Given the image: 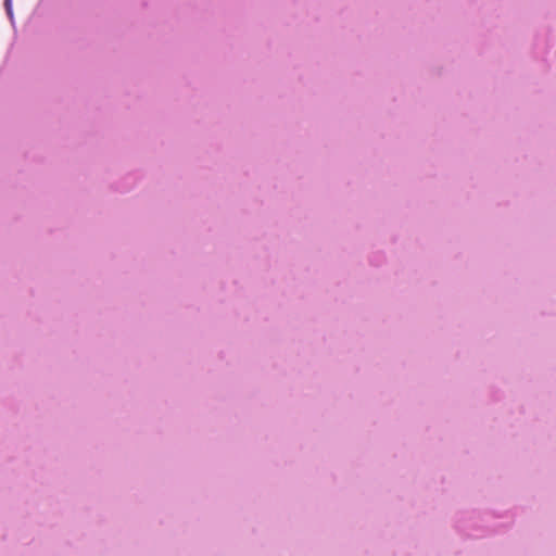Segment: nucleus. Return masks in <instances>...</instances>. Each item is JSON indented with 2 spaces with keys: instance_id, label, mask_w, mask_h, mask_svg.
Wrapping results in <instances>:
<instances>
[{
  "instance_id": "1",
  "label": "nucleus",
  "mask_w": 556,
  "mask_h": 556,
  "mask_svg": "<svg viewBox=\"0 0 556 556\" xmlns=\"http://www.w3.org/2000/svg\"><path fill=\"white\" fill-rule=\"evenodd\" d=\"M480 521H484V519L476 513H470L466 515H462L458 517L457 522L463 531H466L468 536L479 538L484 535L485 531L482 530V526H480Z\"/></svg>"
},
{
  "instance_id": "2",
  "label": "nucleus",
  "mask_w": 556,
  "mask_h": 556,
  "mask_svg": "<svg viewBox=\"0 0 556 556\" xmlns=\"http://www.w3.org/2000/svg\"><path fill=\"white\" fill-rule=\"evenodd\" d=\"M12 1L13 0H4V10H5V13L11 22V25L14 27L15 26V21H14V13H13V4H12Z\"/></svg>"
}]
</instances>
